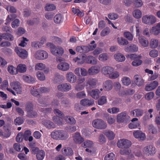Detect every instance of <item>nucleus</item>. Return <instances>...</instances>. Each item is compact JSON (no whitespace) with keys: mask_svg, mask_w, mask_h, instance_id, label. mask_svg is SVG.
<instances>
[{"mask_svg":"<svg viewBox=\"0 0 160 160\" xmlns=\"http://www.w3.org/2000/svg\"><path fill=\"white\" fill-rule=\"evenodd\" d=\"M85 48L86 46H78L76 48V50L77 51L80 53H87Z\"/></svg>","mask_w":160,"mask_h":160,"instance_id":"nucleus-58","label":"nucleus"},{"mask_svg":"<svg viewBox=\"0 0 160 160\" xmlns=\"http://www.w3.org/2000/svg\"><path fill=\"white\" fill-rule=\"evenodd\" d=\"M31 134L32 133L30 130H27L25 131L23 134L24 140L26 141H28L29 142L32 141L33 138L31 136Z\"/></svg>","mask_w":160,"mask_h":160,"instance_id":"nucleus-23","label":"nucleus"},{"mask_svg":"<svg viewBox=\"0 0 160 160\" xmlns=\"http://www.w3.org/2000/svg\"><path fill=\"white\" fill-rule=\"evenodd\" d=\"M130 117L127 115L126 112H123L118 114L117 116V120L118 122L120 123L126 122L127 119H129Z\"/></svg>","mask_w":160,"mask_h":160,"instance_id":"nucleus-7","label":"nucleus"},{"mask_svg":"<svg viewBox=\"0 0 160 160\" xmlns=\"http://www.w3.org/2000/svg\"><path fill=\"white\" fill-rule=\"evenodd\" d=\"M103 133L110 140H112L114 138L115 135L114 132L110 130H106L104 131Z\"/></svg>","mask_w":160,"mask_h":160,"instance_id":"nucleus-33","label":"nucleus"},{"mask_svg":"<svg viewBox=\"0 0 160 160\" xmlns=\"http://www.w3.org/2000/svg\"><path fill=\"white\" fill-rule=\"evenodd\" d=\"M133 16L136 18H139L142 16L141 11L138 9L134 10L133 12Z\"/></svg>","mask_w":160,"mask_h":160,"instance_id":"nucleus-44","label":"nucleus"},{"mask_svg":"<svg viewBox=\"0 0 160 160\" xmlns=\"http://www.w3.org/2000/svg\"><path fill=\"white\" fill-rule=\"evenodd\" d=\"M86 62L88 64L95 65L97 63V60L92 55H89L87 57Z\"/></svg>","mask_w":160,"mask_h":160,"instance_id":"nucleus-26","label":"nucleus"},{"mask_svg":"<svg viewBox=\"0 0 160 160\" xmlns=\"http://www.w3.org/2000/svg\"><path fill=\"white\" fill-rule=\"evenodd\" d=\"M100 92L99 89H95L92 90L89 93L90 95L93 98L97 99L99 97Z\"/></svg>","mask_w":160,"mask_h":160,"instance_id":"nucleus-29","label":"nucleus"},{"mask_svg":"<svg viewBox=\"0 0 160 160\" xmlns=\"http://www.w3.org/2000/svg\"><path fill=\"white\" fill-rule=\"evenodd\" d=\"M35 56L37 59L44 60L48 57V54L46 52L43 50H39L36 52Z\"/></svg>","mask_w":160,"mask_h":160,"instance_id":"nucleus-5","label":"nucleus"},{"mask_svg":"<svg viewBox=\"0 0 160 160\" xmlns=\"http://www.w3.org/2000/svg\"><path fill=\"white\" fill-rule=\"evenodd\" d=\"M74 73L77 76L85 77L88 75V71L83 68H77L74 70Z\"/></svg>","mask_w":160,"mask_h":160,"instance_id":"nucleus-11","label":"nucleus"},{"mask_svg":"<svg viewBox=\"0 0 160 160\" xmlns=\"http://www.w3.org/2000/svg\"><path fill=\"white\" fill-rule=\"evenodd\" d=\"M80 104L84 106H91L94 104V101L92 99L85 98L81 100Z\"/></svg>","mask_w":160,"mask_h":160,"instance_id":"nucleus-18","label":"nucleus"},{"mask_svg":"<svg viewBox=\"0 0 160 160\" xmlns=\"http://www.w3.org/2000/svg\"><path fill=\"white\" fill-rule=\"evenodd\" d=\"M10 85L17 94H20L22 92V89L21 84L18 81H14L10 83Z\"/></svg>","mask_w":160,"mask_h":160,"instance_id":"nucleus-9","label":"nucleus"},{"mask_svg":"<svg viewBox=\"0 0 160 160\" xmlns=\"http://www.w3.org/2000/svg\"><path fill=\"white\" fill-rule=\"evenodd\" d=\"M8 72L12 75H16L17 74V69L12 65H9L7 68Z\"/></svg>","mask_w":160,"mask_h":160,"instance_id":"nucleus-37","label":"nucleus"},{"mask_svg":"<svg viewBox=\"0 0 160 160\" xmlns=\"http://www.w3.org/2000/svg\"><path fill=\"white\" fill-rule=\"evenodd\" d=\"M98 82V80L96 78H90L87 81V84L91 88H93L96 87Z\"/></svg>","mask_w":160,"mask_h":160,"instance_id":"nucleus-25","label":"nucleus"},{"mask_svg":"<svg viewBox=\"0 0 160 160\" xmlns=\"http://www.w3.org/2000/svg\"><path fill=\"white\" fill-rule=\"evenodd\" d=\"M151 32L155 35H157L160 33V29L156 25L152 28Z\"/></svg>","mask_w":160,"mask_h":160,"instance_id":"nucleus-42","label":"nucleus"},{"mask_svg":"<svg viewBox=\"0 0 160 160\" xmlns=\"http://www.w3.org/2000/svg\"><path fill=\"white\" fill-rule=\"evenodd\" d=\"M72 138L75 143L79 144H81L84 141V138L78 132H76L72 136Z\"/></svg>","mask_w":160,"mask_h":160,"instance_id":"nucleus-16","label":"nucleus"},{"mask_svg":"<svg viewBox=\"0 0 160 160\" xmlns=\"http://www.w3.org/2000/svg\"><path fill=\"white\" fill-rule=\"evenodd\" d=\"M159 41L157 39L152 38L150 41L149 46L152 49L157 48L159 44Z\"/></svg>","mask_w":160,"mask_h":160,"instance_id":"nucleus-28","label":"nucleus"},{"mask_svg":"<svg viewBox=\"0 0 160 160\" xmlns=\"http://www.w3.org/2000/svg\"><path fill=\"white\" fill-rule=\"evenodd\" d=\"M65 120L68 123L71 124H75L76 121L74 118L70 116H67L65 117Z\"/></svg>","mask_w":160,"mask_h":160,"instance_id":"nucleus-38","label":"nucleus"},{"mask_svg":"<svg viewBox=\"0 0 160 160\" xmlns=\"http://www.w3.org/2000/svg\"><path fill=\"white\" fill-rule=\"evenodd\" d=\"M2 37H3V39H4L8 40L10 41H12L14 40L13 36L9 33H3Z\"/></svg>","mask_w":160,"mask_h":160,"instance_id":"nucleus-48","label":"nucleus"},{"mask_svg":"<svg viewBox=\"0 0 160 160\" xmlns=\"http://www.w3.org/2000/svg\"><path fill=\"white\" fill-rule=\"evenodd\" d=\"M108 17L111 20H115L118 18V15L117 13L112 12L109 13L108 15Z\"/></svg>","mask_w":160,"mask_h":160,"instance_id":"nucleus-63","label":"nucleus"},{"mask_svg":"<svg viewBox=\"0 0 160 160\" xmlns=\"http://www.w3.org/2000/svg\"><path fill=\"white\" fill-rule=\"evenodd\" d=\"M139 43L142 46L144 47H147L149 44V42L146 39L143 37H139L138 38Z\"/></svg>","mask_w":160,"mask_h":160,"instance_id":"nucleus-32","label":"nucleus"},{"mask_svg":"<svg viewBox=\"0 0 160 160\" xmlns=\"http://www.w3.org/2000/svg\"><path fill=\"white\" fill-rule=\"evenodd\" d=\"M47 46L50 48V51L53 54L57 56L58 55H62L64 53V50L62 48L60 47H56L53 43L48 42Z\"/></svg>","mask_w":160,"mask_h":160,"instance_id":"nucleus-2","label":"nucleus"},{"mask_svg":"<svg viewBox=\"0 0 160 160\" xmlns=\"http://www.w3.org/2000/svg\"><path fill=\"white\" fill-rule=\"evenodd\" d=\"M55 6L52 4L48 3L45 7V10L47 11H51L56 9Z\"/></svg>","mask_w":160,"mask_h":160,"instance_id":"nucleus-49","label":"nucleus"},{"mask_svg":"<svg viewBox=\"0 0 160 160\" xmlns=\"http://www.w3.org/2000/svg\"><path fill=\"white\" fill-rule=\"evenodd\" d=\"M51 137L54 139L64 140L68 137V133L63 130L54 131L51 133Z\"/></svg>","mask_w":160,"mask_h":160,"instance_id":"nucleus-1","label":"nucleus"},{"mask_svg":"<svg viewBox=\"0 0 160 160\" xmlns=\"http://www.w3.org/2000/svg\"><path fill=\"white\" fill-rule=\"evenodd\" d=\"M24 122V119L21 117H18L14 120V123L16 125H20L22 124Z\"/></svg>","mask_w":160,"mask_h":160,"instance_id":"nucleus-53","label":"nucleus"},{"mask_svg":"<svg viewBox=\"0 0 160 160\" xmlns=\"http://www.w3.org/2000/svg\"><path fill=\"white\" fill-rule=\"evenodd\" d=\"M45 67V65L42 63H37L35 66V68L36 70H42L44 69Z\"/></svg>","mask_w":160,"mask_h":160,"instance_id":"nucleus-60","label":"nucleus"},{"mask_svg":"<svg viewBox=\"0 0 160 160\" xmlns=\"http://www.w3.org/2000/svg\"><path fill=\"white\" fill-rule=\"evenodd\" d=\"M15 50L18 56L21 58L25 59L28 57V53L25 50L18 47H16Z\"/></svg>","mask_w":160,"mask_h":160,"instance_id":"nucleus-6","label":"nucleus"},{"mask_svg":"<svg viewBox=\"0 0 160 160\" xmlns=\"http://www.w3.org/2000/svg\"><path fill=\"white\" fill-rule=\"evenodd\" d=\"M51 39L53 42L58 44L61 43L63 41V40L62 38L54 36L52 37Z\"/></svg>","mask_w":160,"mask_h":160,"instance_id":"nucleus-59","label":"nucleus"},{"mask_svg":"<svg viewBox=\"0 0 160 160\" xmlns=\"http://www.w3.org/2000/svg\"><path fill=\"white\" fill-rule=\"evenodd\" d=\"M108 58V56L107 54L106 53H103L100 54L98 58L99 60L102 61H105L107 60Z\"/></svg>","mask_w":160,"mask_h":160,"instance_id":"nucleus-57","label":"nucleus"},{"mask_svg":"<svg viewBox=\"0 0 160 160\" xmlns=\"http://www.w3.org/2000/svg\"><path fill=\"white\" fill-rule=\"evenodd\" d=\"M142 22L147 24L152 25L156 22V18L152 15H146L143 16L142 18Z\"/></svg>","mask_w":160,"mask_h":160,"instance_id":"nucleus-4","label":"nucleus"},{"mask_svg":"<svg viewBox=\"0 0 160 160\" xmlns=\"http://www.w3.org/2000/svg\"><path fill=\"white\" fill-rule=\"evenodd\" d=\"M117 41L120 45L126 46L129 43L127 40L122 37H118L117 38Z\"/></svg>","mask_w":160,"mask_h":160,"instance_id":"nucleus-31","label":"nucleus"},{"mask_svg":"<svg viewBox=\"0 0 160 160\" xmlns=\"http://www.w3.org/2000/svg\"><path fill=\"white\" fill-rule=\"evenodd\" d=\"M63 18L60 14H56L54 18V22L56 23H60L62 22Z\"/></svg>","mask_w":160,"mask_h":160,"instance_id":"nucleus-43","label":"nucleus"},{"mask_svg":"<svg viewBox=\"0 0 160 160\" xmlns=\"http://www.w3.org/2000/svg\"><path fill=\"white\" fill-rule=\"evenodd\" d=\"M126 57L127 58H130L134 60L137 58H141L142 56L141 55H138L132 53L127 55Z\"/></svg>","mask_w":160,"mask_h":160,"instance_id":"nucleus-46","label":"nucleus"},{"mask_svg":"<svg viewBox=\"0 0 160 160\" xmlns=\"http://www.w3.org/2000/svg\"><path fill=\"white\" fill-rule=\"evenodd\" d=\"M134 78L136 85L138 87H140L143 85L144 80L141 76L138 74L135 75Z\"/></svg>","mask_w":160,"mask_h":160,"instance_id":"nucleus-22","label":"nucleus"},{"mask_svg":"<svg viewBox=\"0 0 160 160\" xmlns=\"http://www.w3.org/2000/svg\"><path fill=\"white\" fill-rule=\"evenodd\" d=\"M38 152L37 153L36 157L37 159L38 160H42L44 158L45 154L44 151H38Z\"/></svg>","mask_w":160,"mask_h":160,"instance_id":"nucleus-41","label":"nucleus"},{"mask_svg":"<svg viewBox=\"0 0 160 160\" xmlns=\"http://www.w3.org/2000/svg\"><path fill=\"white\" fill-rule=\"evenodd\" d=\"M144 113L143 110L140 108L135 109L132 111L130 112V114L133 117H141Z\"/></svg>","mask_w":160,"mask_h":160,"instance_id":"nucleus-15","label":"nucleus"},{"mask_svg":"<svg viewBox=\"0 0 160 160\" xmlns=\"http://www.w3.org/2000/svg\"><path fill=\"white\" fill-rule=\"evenodd\" d=\"M24 137L23 136V133L22 132H19L17 135L16 138V141L19 142L23 141Z\"/></svg>","mask_w":160,"mask_h":160,"instance_id":"nucleus-51","label":"nucleus"},{"mask_svg":"<svg viewBox=\"0 0 160 160\" xmlns=\"http://www.w3.org/2000/svg\"><path fill=\"white\" fill-rule=\"evenodd\" d=\"M114 59L118 62H121L124 61L125 60V56L122 53H118L114 55Z\"/></svg>","mask_w":160,"mask_h":160,"instance_id":"nucleus-27","label":"nucleus"},{"mask_svg":"<svg viewBox=\"0 0 160 160\" xmlns=\"http://www.w3.org/2000/svg\"><path fill=\"white\" fill-rule=\"evenodd\" d=\"M124 50L127 52H134L138 50V48L136 45L131 44L129 46L125 47Z\"/></svg>","mask_w":160,"mask_h":160,"instance_id":"nucleus-19","label":"nucleus"},{"mask_svg":"<svg viewBox=\"0 0 160 160\" xmlns=\"http://www.w3.org/2000/svg\"><path fill=\"white\" fill-rule=\"evenodd\" d=\"M17 72L22 73L25 72L26 71L27 68L25 65L20 64L17 66Z\"/></svg>","mask_w":160,"mask_h":160,"instance_id":"nucleus-34","label":"nucleus"},{"mask_svg":"<svg viewBox=\"0 0 160 160\" xmlns=\"http://www.w3.org/2000/svg\"><path fill=\"white\" fill-rule=\"evenodd\" d=\"M42 124L48 129L54 128L55 127V124L52 121L49 120H46L43 121Z\"/></svg>","mask_w":160,"mask_h":160,"instance_id":"nucleus-30","label":"nucleus"},{"mask_svg":"<svg viewBox=\"0 0 160 160\" xmlns=\"http://www.w3.org/2000/svg\"><path fill=\"white\" fill-rule=\"evenodd\" d=\"M66 77L67 80L70 83H74L77 81V77L72 72L67 73Z\"/></svg>","mask_w":160,"mask_h":160,"instance_id":"nucleus-17","label":"nucleus"},{"mask_svg":"<svg viewBox=\"0 0 160 160\" xmlns=\"http://www.w3.org/2000/svg\"><path fill=\"white\" fill-rule=\"evenodd\" d=\"M118 147L119 148H128L131 145V142L126 139H122L118 140L117 143Z\"/></svg>","mask_w":160,"mask_h":160,"instance_id":"nucleus-8","label":"nucleus"},{"mask_svg":"<svg viewBox=\"0 0 160 160\" xmlns=\"http://www.w3.org/2000/svg\"><path fill=\"white\" fill-rule=\"evenodd\" d=\"M133 135L136 138L139 139L140 140H144L145 138V134L141 131H134L133 132Z\"/></svg>","mask_w":160,"mask_h":160,"instance_id":"nucleus-21","label":"nucleus"},{"mask_svg":"<svg viewBox=\"0 0 160 160\" xmlns=\"http://www.w3.org/2000/svg\"><path fill=\"white\" fill-rule=\"evenodd\" d=\"M52 120L56 124L61 125L63 123V119L58 116H54L52 118Z\"/></svg>","mask_w":160,"mask_h":160,"instance_id":"nucleus-40","label":"nucleus"},{"mask_svg":"<svg viewBox=\"0 0 160 160\" xmlns=\"http://www.w3.org/2000/svg\"><path fill=\"white\" fill-rule=\"evenodd\" d=\"M16 17L17 15L15 14H11L9 15L6 19L7 22L5 23V24L6 25L8 23L10 22L11 21L13 20Z\"/></svg>","mask_w":160,"mask_h":160,"instance_id":"nucleus-56","label":"nucleus"},{"mask_svg":"<svg viewBox=\"0 0 160 160\" xmlns=\"http://www.w3.org/2000/svg\"><path fill=\"white\" fill-rule=\"evenodd\" d=\"M23 78L25 81L29 83H33L35 82V78L30 75H24Z\"/></svg>","mask_w":160,"mask_h":160,"instance_id":"nucleus-35","label":"nucleus"},{"mask_svg":"<svg viewBox=\"0 0 160 160\" xmlns=\"http://www.w3.org/2000/svg\"><path fill=\"white\" fill-rule=\"evenodd\" d=\"M121 81L122 84L125 86H128L131 83V79L128 77H124L122 78Z\"/></svg>","mask_w":160,"mask_h":160,"instance_id":"nucleus-39","label":"nucleus"},{"mask_svg":"<svg viewBox=\"0 0 160 160\" xmlns=\"http://www.w3.org/2000/svg\"><path fill=\"white\" fill-rule=\"evenodd\" d=\"M106 119L108 123L110 125L113 124L115 121V119L113 116L107 115Z\"/></svg>","mask_w":160,"mask_h":160,"instance_id":"nucleus-52","label":"nucleus"},{"mask_svg":"<svg viewBox=\"0 0 160 160\" xmlns=\"http://www.w3.org/2000/svg\"><path fill=\"white\" fill-rule=\"evenodd\" d=\"M72 12L74 14H76L79 17H82L84 15L83 12L81 11L79 9L74 8H72Z\"/></svg>","mask_w":160,"mask_h":160,"instance_id":"nucleus-45","label":"nucleus"},{"mask_svg":"<svg viewBox=\"0 0 160 160\" xmlns=\"http://www.w3.org/2000/svg\"><path fill=\"white\" fill-rule=\"evenodd\" d=\"M115 155L113 153H110L107 154L104 158V160H113Z\"/></svg>","mask_w":160,"mask_h":160,"instance_id":"nucleus-64","label":"nucleus"},{"mask_svg":"<svg viewBox=\"0 0 160 160\" xmlns=\"http://www.w3.org/2000/svg\"><path fill=\"white\" fill-rule=\"evenodd\" d=\"M93 143L92 141L90 140H87L82 144V146L85 148H90L93 147Z\"/></svg>","mask_w":160,"mask_h":160,"instance_id":"nucleus-36","label":"nucleus"},{"mask_svg":"<svg viewBox=\"0 0 160 160\" xmlns=\"http://www.w3.org/2000/svg\"><path fill=\"white\" fill-rule=\"evenodd\" d=\"M113 87V82L110 80H107L103 83L104 89L106 91L111 90Z\"/></svg>","mask_w":160,"mask_h":160,"instance_id":"nucleus-24","label":"nucleus"},{"mask_svg":"<svg viewBox=\"0 0 160 160\" xmlns=\"http://www.w3.org/2000/svg\"><path fill=\"white\" fill-rule=\"evenodd\" d=\"M119 108L117 107H113L112 108H109L107 110V111L109 113L115 114L119 112Z\"/></svg>","mask_w":160,"mask_h":160,"instance_id":"nucleus-61","label":"nucleus"},{"mask_svg":"<svg viewBox=\"0 0 160 160\" xmlns=\"http://www.w3.org/2000/svg\"><path fill=\"white\" fill-rule=\"evenodd\" d=\"M107 101L106 97L103 96L101 97L98 100V104L99 105H102L105 104Z\"/></svg>","mask_w":160,"mask_h":160,"instance_id":"nucleus-54","label":"nucleus"},{"mask_svg":"<svg viewBox=\"0 0 160 160\" xmlns=\"http://www.w3.org/2000/svg\"><path fill=\"white\" fill-rule=\"evenodd\" d=\"M58 69L62 71H66L68 70L70 68L69 64L67 62H61L57 65Z\"/></svg>","mask_w":160,"mask_h":160,"instance_id":"nucleus-20","label":"nucleus"},{"mask_svg":"<svg viewBox=\"0 0 160 160\" xmlns=\"http://www.w3.org/2000/svg\"><path fill=\"white\" fill-rule=\"evenodd\" d=\"M92 125L95 128L99 129H103L107 127V123L100 119H96L92 122Z\"/></svg>","mask_w":160,"mask_h":160,"instance_id":"nucleus-3","label":"nucleus"},{"mask_svg":"<svg viewBox=\"0 0 160 160\" xmlns=\"http://www.w3.org/2000/svg\"><path fill=\"white\" fill-rule=\"evenodd\" d=\"M158 85V82L157 81L152 82L150 83L147 84L145 87L146 91H149L155 89Z\"/></svg>","mask_w":160,"mask_h":160,"instance_id":"nucleus-12","label":"nucleus"},{"mask_svg":"<svg viewBox=\"0 0 160 160\" xmlns=\"http://www.w3.org/2000/svg\"><path fill=\"white\" fill-rule=\"evenodd\" d=\"M100 67L99 65L92 66L89 68L88 70L89 75H92L97 74L100 71Z\"/></svg>","mask_w":160,"mask_h":160,"instance_id":"nucleus-13","label":"nucleus"},{"mask_svg":"<svg viewBox=\"0 0 160 160\" xmlns=\"http://www.w3.org/2000/svg\"><path fill=\"white\" fill-rule=\"evenodd\" d=\"M57 88L59 91L66 92L71 89L72 86L70 84L66 82L59 84Z\"/></svg>","mask_w":160,"mask_h":160,"instance_id":"nucleus-10","label":"nucleus"},{"mask_svg":"<svg viewBox=\"0 0 160 160\" xmlns=\"http://www.w3.org/2000/svg\"><path fill=\"white\" fill-rule=\"evenodd\" d=\"M114 71V69L112 67L105 66L102 68L101 72L104 75L109 76L111 73L113 72Z\"/></svg>","mask_w":160,"mask_h":160,"instance_id":"nucleus-14","label":"nucleus"},{"mask_svg":"<svg viewBox=\"0 0 160 160\" xmlns=\"http://www.w3.org/2000/svg\"><path fill=\"white\" fill-rule=\"evenodd\" d=\"M123 36L129 41H132L133 40V35L129 32H124L123 33Z\"/></svg>","mask_w":160,"mask_h":160,"instance_id":"nucleus-50","label":"nucleus"},{"mask_svg":"<svg viewBox=\"0 0 160 160\" xmlns=\"http://www.w3.org/2000/svg\"><path fill=\"white\" fill-rule=\"evenodd\" d=\"M20 23V21L18 19H15L12 22L11 26L13 28H16L18 27Z\"/></svg>","mask_w":160,"mask_h":160,"instance_id":"nucleus-62","label":"nucleus"},{"mask_svg":"<svg viewBox=\"0 0 160 160\" xmlns=\"http://www.w3.org/2000/svg\"><path fill=\"white\" fill-rule=\"evenodd\" d=\"M149 55L152 58L157 57L158 56V52L155 49H153L149 52Z\"/></svg>","mask_w":160,"mask_h":160,"instance_id":"nucleus-47","label":"nucleus"},{"mask_svg":"<svg viewBox=\"0 0 160 160\" xmlns=\"http://www.w3.org/2000/svg\"><path fill=\"white\" fill-rule=\"evenodd\" d=\"M37 76L38 79L40 81H44L46 79L45 76L43 73L40 71L37 72Z\"/></svg>","mask_w":160,"mask_h":160,"instance_id":"nucleus-55","label":"nucleus"}]
</instances>
